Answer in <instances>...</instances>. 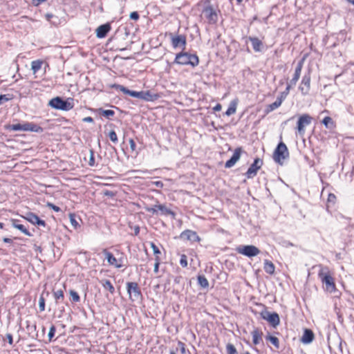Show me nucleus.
Listing matches in <instances>:
<instances>
[{"label": "nucleus", "instance_id": "nucleus-22", "mask_svg": "<svg viewBox=\"0 0 354 354\" xmlns=\"http://www.w3.org/2000/svg\"><path fill=\"white\" fill-rule=\"evenodd\" d=\"M24 124V131L41 132L42 129L38 125L32 123L26 122Z\"/></svg>", "mask_w": 354, "mask_h": 354}, {"label": "nucleus", "instance_id": "nucleus-30", "mask_svg": "<svg viewBox=\"0 0 354 354\" xmlns=\"http://www.w3.org/2000/svg\"><path fill=\"white\" fill-rule=\"evenodd\" d=\"M43 64V61L37 59L32 61L31 62V70L32 71L33 73H36L37 71H39L41 66Z\"/></svg>", "mask_w": 354, "mask_h": 354}, {"label": "nucleus", "instance_id": "nucleus-2", "mask_svg": "<svg viewBox=\"0 0 354 354\" xmlns=\"http://www.w3.org/2000/svg\"><path fill=\"white\" fill-rule=\"evenodd\" d=\"M318 276L322 282L325 285L326 290L330 292L335 290L334 279L329 274L327 267H322L319 271Z\"/></svg>", "mask_w": 354, "mask_h": 354}, {"label": "nucleus", "instance_id": "nucleus-41", "mask_svg": "<svg viewBox=\"0 0 354 354\" xmlns=\"http://www.w3.org/2000/svg\"><path fill=\"white\" fill-rule=\"evenodd\" d=\"M39 308L41 312L45 310V299L42 296H41L39 299Z\"/></svg>", "mask_w": 354, "mask_h": 354}, {"label": "nucleus", "instance_id": "nucleus-45", "mask_svg": "<svg viewBox=\"0 0 354 354\" xmlns=\"http://www.w3.org/2000/svg\"><path fill=\"white\" fill-rule=\"evenodd\" d=\"M160 261V259L159 257H156V258H155V263H154V268H153V272L155 273H158V272Z\"/></svg>", "mask_w": 354, "mask_h": 354}, {"label": "nucleus", "instance_id": "nucleus-38", "mask_svg": "<svg viewBox=\"0 0 354 354\" xmlns=\"http://www.w3.org/2000/svg\"><path fill=\"white\" fill-rule=\"evenodd\" d=\"M304 59H302L301 60H300L297 63V66L295 68V73H297L301 74V70H302V68H303V65H304Z\"/></svg>", "mask_w": 354, "mask_h": 354}, {"label": "nucleus", "instance_id": "nucleus-10", "mask_svg": "<svg viewBox=\"0 0 354 354\" xmlns=\"http://www.w3.org/2000/svg\"><path fill=\"white\" fill-rule=\"evenodd\" d=\"M263 319L268 321L273 327H277L280 323L279 316L277 313L263 311L261 313Z\"/></svg>", "mask_w": 354, "mask_h": 354}, {"label": "nucleus", "instance_id": "nucleus-5", "mask_svg": "<svg viewBox=\"0 0 354 354\" xmlns=\"http://www.w3.org/2000/svg\"><path fill=\"white\" fill-rule=\"evenodd\" d=\"M236 250L239 254L250 258L257 256L260 253L259 249L252 245H240Z\"/></svg>", "mask_w": 354, "mask_h": 354}, {"label": "nucleus", "instance_id": "nucleus-14", "mask_svg": "<svg viewBox=\"0 0 354 354\" xmlns=\"http://www.w3.org/2000/svg\"><path fill=\"white\" fill-rule=\"evenodd\" d=\"M310 88V74H306L302 77L301 84L299 89L301 91L302 95H306L308 94Z\"/></svg>", "mask_w": 354, "mask_h": 354}, {"label": "nucleus", "instance_id": "nucleus-11", "mask_svg": "<svg viewBox=\"0 0 354 354\" xmlns=\"http://www.w3.org/2000/svg\"><path fill=\"white\" fill-rule=\"evenodd\" d=\"M263 161L260 158H256L254 162L248 168L245 175L248 178H252L257 174V171L261 167Z\"/></svg>", "mask_w": 354, "mask_h": 354}, {"label": "nucleus", "instance_id": "nucleus-9", "mask_svg": "<svg viewBox=\"0 0 354 354\" xmlns=\"http://www.w3.org/2000/svg\"><path fill=\"white\" fill-rule=\"evenodd\" d=\"M204 18L210 24H214L218 20V15L216 11L212 6H207L203 10Z\"/></svg>", "mask_w": 354, "mask_h": 354}, {"label": "nucleus", "instance_id": "nucleus-31", "mask_svg": "<svg viewBox=\"0 0 354 354\" xmlns=\"http://www.w3.org/2000/svg\"><path fill=\"white\" fill-rule=\"evenodd\" d=\"M266 339L268 341H270L276 348H279V339L277 337L272 336V335H268L266 336Z\"/></svg>", "mask_w": 354, "mask_h": 354}, {"label": "nucleus", "instance_id": "nucleus-4", "mask_svg": "<svg viewBox=\"0 0 354 354\" xmlns=\"http://www.w3.org/2000/svg\"><path fill=\"white\" fill-rule=\"evenodd\" d=\"M51 107L62 111H68L73 109V103L72 100H63L61 97H57L50 100L48 104Z\"/></svg>", "mask_w": 354, "mask_h": 354}, {"label": "nucleus", "instance_id": "nucleus-1", "mask_svg": "<svg viewBox=\"0 0 354 354\" xmlns=\"http://www.w3.org/2000/svg\"><path fill=\"white\" fill-rule=\"evenodd\" d=\"M174 63L179 65H191L194 67L199 63L197 55L188 53H179L176 54Z\"/></svg>", "mask_w": 354, "mask_h": 354}, {"label": "nucleus", "instance_id": "nucleus-55", "mask_svg": "<svg viewBox=\"0 0 354 354\" xmlns=\"http://www.w3.org/2000/svg\"><path fill=\"white\" fill-rule=\"evenodd\" d=\"M129 145H130V148H131V151H135L136 145L133 139L129 140Z\"/></svg>", "mask_w": 354, "mask_h": 354}, {"label": "nucleus", "instance_id": "nucleus-47", "mask_svg": "<svg viewBox=\"0 0 354 354\" xmlns=\"http://www.w3.org/2000/svg\"><path fill=\"white\" fill-rule=\"evenodd\" d=\"M146 210L153 214H157L158 213V209L157 208L156 205L151 207H147Z\"/></svg>", "mask_w": 354, "mask_h": 354}, {"label": "nucleus", "instance_id": "nucleus-12", "mask_svg": "<svg viewBox=\"0 0 354 354\" xmlns=\"http://www.w3.org/2000/svg\"><path fill=\"white\" fill-rule=\"evenodd\" d=\"M312 118L307 115L304 114L299 117L297 122V130L300 134H304L305 132V127L310 124Z\"/></svg>", "mask_w": 354, "mask_h": 354}, {"label": "nucleus", "instance_id": "nucleus-64", "mask_svg": "<svg viewBox=\"0 0 354 354\" xmlns=\"http://www.w3.org/2000/svg\"><path fill=\"white\" fill-rule=\"evenodd\" d=\"M139 232V227L135 229V234H137Z\"/></svg>", "mask_w": 354, "mask_h": 354}, {"label": "nucleus", "instance_id": "nucleus-39", "mask_svg": "<svg viewBox=\"0 0 354 354\" xmlns=\"http://www.w3.org/2000/svg\"><path fill=\"white\" fill-rule=\"evenodd\" d=\"M109 137L113 142L116 143L118 142V136L114 131H111L109 132Z\"/></svg>", "mask_w": 354, "mask_h": 354}, {"label": "nucleus", "instance_id": "nucleus-15", "mask_svg": "<svg viewBox=\"0 0 354 354\" xmlns=\"http://www.w3.org/2000/svg\"><path fill=\"white\" fill-rule=\"evenodd\" d=\"M241 153H242L241 148V147L236 148L234 150L231 158L225 162V167L226 168H230V167H233L236 163V162L240 159Z\"/></svg>", "mask_w": 354, "mask_h": 354}, {"label": "nucleus", "instance_id": "nucleus-34", "mask_svg": "<svg viewBox=\"0 0 354 354\" xmlns=\"http://www.w3.org/2000/svg\"><path fill=\"white\" fill-rule=\"evenodd\" d=\"M53 295L57 302H58L59 299H64V292L62 290H57L56 291H54Z\"/></svg>", "mask_w": 354, "mask_h": 354}, {"label": "nucleus", "instance_id": "nucleus-46", "mask_svg": "<svg viewBox=\"0 0 354 354\" xmlns=\"http://www.w3.org/2000/svg\"><path fill=\"white\" fill-rule=\"evenodd\" d=\"M115 112L113 110H102V115L108 118L109 117L113 116Z\"/></svg>", "mask_w": 354, "mask_h": 354}, {"label": "nucleus", "instance_id": "nucleus-33", "mask_svg": "<svg viewBox=\"0 0 354 354\" xmlns=\"http://www.w3.org/2000/svg\"><path fill=\"white\" fill-rule=\"evenodd\" d=\"M8 129L14 131H24V124H14L8 127Z\"/></svg>", "mask_w": 354, "mask_h": 354}, {"label": "nucleus", "instance_id": "nucleus-54", "mask_svg": "<svg viewBox=\"0 0 354 354\" xmlns=\"http://www.w3.org/2000/svg\"><path fill=\"white\" fill-rule=\"evenodd\" d=\"M288 95V94H287L286 92L283 91L281 93L280 95L277 97V99H281L282 102L286 98Z\"/></svg>", "mask_w": 354, "mask_h": 354}, {"label": "nucleus", "instance_id": "nucleus-57", "mask_svg": "<svg viewBox=\"0 0 354 354\" xmlns=\"http://www.w3.org/2000/svg\"><path fill=\"white\" fill-rule=\"evenodd\" d=\"M292 86H295V85H294V84H292L289 82L288 83L287 86H286V89H285V91H285V92H286V93H287V94H288V93H289V92H290V90L291 87H292Z\"/></svg>", "mask_w": 354, "mask_h": 354}, {"label": "nucleus", "instance_id": "nucleus-43", "mask_svg": "<svg viewBox=\"0 0 354 354\" xmlns=\"http://www.w3.org/2000/svg\"><path fill=\"white\" fill-rule=\"evenodd\" d=\"M151 248L153 250V254L156 255V257H158V255L160 254L161 252H160L159 248L156 245V244L153 243H151Z\"/></svg>", "mask_w": 354, "mask_h": 354}, {"label": "nucleus", "instance_id": "nucleus-24", "mask_svg": "<svg viewBox=\"0 0 354 354\" xmlns=\"http://www.w3.org/2000/svg\"><path fill=\"white\" fill-rule=\"evenodd\" d=\"M262 332H261L258 328H255L252 332V342L254 345H257L259 344L261 340Z\"/></svg>", "mask_w": 354, "mask_h": 354}, {"label": "nucleus", "instance_id": "nucleus-20", "mask_svg": "<svg viewBox=\"0 0 354 354\" xmlns=\"http://www.w3.org/2000/svg\"><path fill=\"white\" fill-rule=\"evenodd\" d=\"M248 39L251 41L253 50L255 52L261 51L263 43L260 39H259L257 37H250L248 38Z\"/></svg>", "mask_w": 354, "mask_h": 354}, {"label": "nucleus", "instance_id": "nucleus-50", "mask_svg": "<svg viewBox=\"0 0 354 354\" xmlns=\"http://www.w3.org/2000/svg\"><path fill=\"white\" fill-rule=\"evenodd\" d=\"M130 19L137 21L139 19V15L137 12H132L130 14Z\"/></svg>", "mask_w": 354, "mask_h": 354}, {"label": "nucleus", "instance_id": "nucleus-60", "mask_svg": "<svg viewBox=\"0 0 354 354\" xmlns=\"http://www.w3.org/2000/svg\"><path fill=\"white\" fill-rule=\"evenodd\" d=\"M222 109V106L221 104H217L214 108V111H220Z\"/></svg>", "mask_w": 354, "mask_h": 354}, {"label": "nucleus", "instance_id": "nucleus-26", "mask_svg": "<svg viewBox=\"0 0 354 354\" xmlns=\"http://www.w3.org/2000/svg\"><path fill=\"white\" fill-rule=\"evenodd\" d=\"M263 269L267 273L272 274L274 272L275 267L270 261L266 259L264 261Z\"/></svg>", "mask_w": 354, "mask_h": 354}, {"label": "nucleus", "instance_id": "nucleus-51", "mask_svg": "<svg viewBox=\"0 0 354 354\" xmlns=\"http://www.w3.org/2000/svg\"><path fill=\"white\" fill-rule=\"evenodd\" d=\"M88 164L90 166H94V164H95L94 154H93V151H91V156H90Z\"/></svg>", "mask_w": 354, "mask_h": 354}, {"label": "nucleus", "instance_id": "nucleus-58", "mask_svg": "<svg viewBox=\"0 0 354 354\" xmlns=\"http://www.w3.org/2000/svg\"><path fill=\"white\" fill-rule=\"evenodd\" d=\"M82 120L85 122H93V119L90 116L84 118Z\"/></svg>", "mask_w": 354, "mask_h": 354}, {"label": "nucleus", "instance_id": "nucleus-35", "mask_svg": "<svg viewBox=\"0 0 354 354\" xmlns=\"http://www.w3.org/2000/svg\"><path fill=\"white\" fill-rule=\"evenodd\" d=\"M322 123L326 127V128H330V124L333 125V120L329 116H326L325 117L323 120H322Z\"/></svg>", "mask_w": 354, "mask_h": 354}, {"label": "nucleus", "instance_id": "nucleus-8", "mask_svg": "<svg viewBox=\"0 0 354 354\" xmlns=\"http://www.w3.org/2000/svg\"><path fill=\"white\" fill-rule=\"evenodd\" d=\"M112 88H114L117 90L122 91L123 93L129 95L133 97H136L143 100L144 96V91H134L128 89L122 85L113 84L111 86Z\"/></svg>", "mask_w": 354, "mask_h": 354}, {"label": "nucleus", "instance_id": "nucleus-18", "mask_svg": "<svg viewBox=\"0 0 354 354\" xmlns=\"http://www.w3.org/2000/svg\"><path fill=\"white\" fill-rule=\"evenodd\" d=\"M111 30V26L109 24L100 26L96 29V36L98 38H104Z\"/></svg>", "mask_w": 354, "mask_h": 354}, {"label": "nucleus", "instance_id": "nucleus-32", "mask_svg": "<svg viewBox=\"0 0 354 354\" xmlns=\"http://www.w3.org/2000/svg\"><path fill=\"white\" fill-rule=\"evenodd\" d=\"M198 284L203 288H207L209 286V282L207 279L204 276H198Z\"/></svg>", "mask_w": 354, "mask_h": 354}, {"label": "nucleus", "instance_id": "nucleus-16", "mask_svg": "<svg viewBox=\"0 0 354 354\" xmlns=\"http://www.w3.org/2000/svg\"><path fill=\"white\" fill-rule=\"evenodd\" d=\"M30 223L37 225L39 226H45L46 223L44 220H41L38 216L35 214L34 213L29 212L26 214V216L24 217Z\"/></svg>", "mask_w": 354, "mask_h": 354}, {"label": "nucleus", "instance_id": "nucleus-36", "mask_svg": "<svg viewBox=\"0 0 354 354\" xmlns=\"http://www.w3.org/2000/svg\"><path fill=\"white\" fill-rule=\"evenodd\" d=\"M70 295L71 297V299H72L73 301H74V302H79L80 301V297L79 295L77 294V292H75V290H70Z\"/></svg>", "mask_w": 354, "mask_h": 354}, {"label": "nucleus", "instance_id": "nucleus-17", "mask_svg": "<svg viewBox=\"0 0 354 354\" xmlns=\"http://www.w3.org/2000/svg\"><path fill=\"white\" fill-rule=\"evenodd\" d=\"M180 237L182 239H185L189 240L192 241H200V238L197 235L196 232L192 231V230H185L184 232H183L180 234Z\"/></svg>", "mask_w": 354, "mask_h": 354}, {"label": "nucleus", "instance_id": "nucleus-63", "mask_svg": "<svg viewBox=\"0 0 354 354\" xmlns=\"http://www.w3.org/2000/svg\"><path fill=\"white\" fill-rule=\"evenodd\" d=\"M52 17H53V15H51V14H47L46 15V17L48 18V19H49Z\"/></svg>", "mask_w": 354, "mask_h": 354}, {"label": "nucleus", "instance_id": "nucleus-53", "mask_svg": "<svg viewBox=\"0 0 354 354\" xmlns=\"http://www.w3.org/2000/svg\"><path fill=\"white\" fill-rule=\"evenodd\" d=\"M178 345L180 349L181 353L183 354L185 353V344L181 342H178Z\"/></svg>", "mask_w": 354, "mask_h": 354}, {"label": "nucleus", "instance_id": "nucleus-44", "mask_svg": "<svg viewBox=\"0 0 354 354\" xmlns=\"http://www.w3.org/2000/svg\"><path fill=\"white\" fill-rule=\"evenodd\" d=\"M55 330H56V328H55V326L52 325L51 327L50 328V330H49V332L48 334L50 341H51L52 338L55 336Z\"/></svg>", "mask_w": 354, "mask_h": 354}, {"label": "nucleus", "instance_id": "nucleus-28", "mask_svg": "<svg viewBox=\"0 0 354 354\" xmlns=\"http://www.w3.org/2000/svg\"><path fill=\"white\" fill-rule=\"evenodd\" d=\"M100 283L105 290H109L111 294L115 292V288L109 280L102 279L100 281Z\"/></svg>", "mask_w": 354, "mask_h": 354}, {"label": "nucleus", "instance_id": "nucleus-56", "mask_svg": "<svg viewBox=\"0 0 354 354\" xmlns=\"http://www.w3.org/2000/svg\"><path fill=\"white\" fill-rule=\"evenodd\" d=\"M6 338L8 339V343L10 345H12L13 343L12 335L10 333H8V334H6Z\"/></svg>", "mask_w": 354, "mask_h": 354}, {"label": "nucleus", "instance_id": "nucleus-40", "mask_svg": "<svg viewBox=\"0 0 354 354\" xmlns=\"http://www.w3.org/2000/svg\"><path fill=\"white\" fill-rule=\"evenodd\" d=\"M180 264L183 268H185L187 266V256L185 254H182L180 256Z\"/></svg>", "mask_w": 354, "mask_h": 354}, {"label": "nucleus", "instance_id": "nucleus-52", "mask_svg": "<svg viewBox=\"0 0 354 354\" xmlns=\"http://www.w3.org/2000/svg\"><path fill=\"white\" fill-rule=\"evenodd\" d=\"M10 100V98L7 96V95H0V104L3 103V102H7Z\"/></svg>", "mask_w": 354, "mask_h": 354}, {"label": "nucleus", "instance_id": "nucleus-25", "mask_svg": "<svg viewBox=\"0 0 354 354\" xmlns=\"http://www.w3.org/2000/svg\"><path fill=\"white\" fill-rule=\"evenodd\" d=\"M12 226L15 228L18 229L22 233H24V234H26V235H27L28 236H32V234L24 227V225H23L21 224H19L17 223V221H16V220H13L12 221Z\"/></svg>", "mask_w": 354, "mask_h": 354}, {"label": "nucleus", "instance_id": "nucleus-42", "mask_svg": "<svg viewBox=\"0 0 354 354\" xmlns=\"http://www.w3.org/2000/svg\"><path fill=\"white\" fill-rule=\"evenodd\" d=\"M300 75H301V74L297 73H295L294 75H293V77L290 80V82L292 84H294L295 86L297 82V81L299 80V79L300 77Z\"/></svg>", "mask_w": 354, "mask_h": 354}, {"label": "nucleus", "instance_id": "nucleus-62", "mask_svg": "<svg viewBox=\"0 0 354 354\" xmlns=\"http://www.w3.org/2000/svg\"><path fill=\"white\" fill-rule=\"evenodd\" d=\"M3 242L8 243H12V239H10L9 238H3Z\"/></svg>", "mask_w": 354, "mask_h": 354}, {"label": "nucleus", "instance_id": "nucleus-48", "mask_svg": "<svg viewBox=\"0 0 354 354\" xmlns=\"http://www.w3.org/2000/svg\"><path fill=\"white\" fill-rule=\"evenodd\" d=\"M47 206H48V207L51 208L52 209H53V210H54L55 212H60V211H61V209H60L59 207L56 206L55 205H54V204H53V203H48L47 204Z\"/></svg>", "mask_w": 354, "mask_h": 354}, {"label": "nucleus", "instance_id": "nucleus-29", "mask_svg": "<svg viewBox=\"0 0 354 354\" xmlns=\"http://www.w3.org/2000/svg\"><path fill=\"white\" fill-rule=\"evenodd\" d=\"M281 99H277L272 104H269L267 107H266V112L267 113H270V112H272L274 110L277 109V108H279L281 104Z\"/></svg>", "mask_w": 354, "mask_h": 354}, {"label": "nucleus", "instance_id": "nucleus-49", "mask_svg": "<svg viewBox=\"0 0 354 354\" xmlns=\"http://www.w3.org/2000/svg\"><path fill=\"white\" fill-rule=\"evenodd\" d=\"M70 221H71V225L73 227H77V226L78 225V223L75 220L74 215H72V214L70 215Z\"/></svg>", "mask_w": 354, "mask_h": 354}, {"label": "nucleus", "instance_id": "nucleus-59", "mask_svg": "<svg viewBox=\"0 0 354 354\" xmlns=\"http://www.w3.org/2000/svg\"><path fill=\"white\" fill-rule=\"evenodd\" d=\"M153 184L155 185L157 187L161 188L163 187V183L161 181L153 182Z\"/></svg>", "mask_w": 354, "mask_h": 354}, {"label": "nucleus", "instance_id": "nucleus-27", "mask_svg": "<svg viewBox=\"0 0 354 354\" xmlns=\"http://www.w3.org/2000/svg\"><path fill=\"white\" fill-rule=\"evenodd\" d=\"M158 211L160 212L162 215H171L172 217L175 216V213L170 209H168L165 205H156Z\"/></svg>", "mask_w": 354, "mask_h": 354}, {"label": "nucleus", "instance_id": "nucleus-23", "mask_svg": "<svg viewBox=\"0 0 354 354\" xmlns=\"http://www.w3.org/2000/svg\"><path fill=\"white\" fill-rule=\"evenodd\" d=\"M238 104V100L235 99L232 101H231L230 106L227 111H225V114L227 116H230L236 113V107Z\"/></svg>", "mask_w": 354, "mask_h": 354}, {"label": "nucleus", "instance_id": "nucleus-21", "mask_svg": "<svg viewBox=\"0 0 354 354\" xmlns=\"http://www.w3.org/2000/svg\"><path fill=\"white\" fill-rule=\"evenodd\" d=\"M160 95L158 93H154L150 91H144L143 100L147 102H153L158 100Z\"/></svg>", "mask_w": 354, "mask_h": 354}, {"label": "nucleus", "instance_id": "nucleus-13", "mask_svg": "<svg viewBox=\"0 0 354 354\" xmlns=\"http://www.w3.org/2000/svg\"><path fill=\"white\" fill-rule=\"evenodd\" d=\"M171 35V45L173 48H182L183 50L185 48L186 46V37L185 35H178L174 36L172 34Z\"/></svg>", "mask_w": 354, "mask_h": 354}, {"label": "nucleus", "instance_id": "nucleus-7", "mask_svg": "<svg viewBox=\"0 0 354 354\" xmlns=\"http://www.w3.org/2000/svg\"><path fill=\"white\" fill-rule=\"evenodd\" d=\"M102 252L109 265L113 266L116 268H120L124 266V259L122 258L116 259L113 254L109 252L106 249H104Z\"/></svg>", "mask_w": 354, "mask_h": 354}, {"label": "nucleus", "instance_id": "nucleus-19", "mask_svg": "<svg viewBox=\"0 0 354 354\" xmlns=\"http://www.w3.org/2000/svg\"><path fill=\"white\" fill-rule=\"evenodd\" d=\"M314 339V334L313 331L310 329H306L304 330V335L301 337V342L304 344H308L311 343Z\"/></svg>", "mask_w": 354, "mask_h": 354}, {"label": "nucleus", "instance_id": "nucleus-37", "mask_svg": "<svg viewBox=\"0 0 354 354\" xmlns=\"http://www.w3.org/2000/svg\"><path fill=\"white\" fill-rule=\"evenodd\" d=\"M226 349L228 354H238L237 351L233 344H228L226 346Z\"/></svg>", "mask_w": 354, "mask_h": 354}, {"label": "nucleus", "instance_id": "nucleus-3", "mask_svg": "<svg viewBox=\"0 0 354 354\" xmlns=\"http://www.w3.org/2000/svg\"><path fill=\"white\" fill-rule=\"evenodd\" d=\"M288 157L289 152L286 145L283 142H279L273 153L274 160L281 165L284 160Z\"/></svg>", "mask_w": 354, "mask_h": 354}, {"label": "nucleus", "instance_id": "nucleus-6", "mask_svg": "<svg viewBox=\"0 0 354 354\" xmlns=\"http://www.w3.org/2000/svg\"><path fill=\"white\" fill-rule=\"evenodd\" d=\"M127 292L132 301H136L141 298L142 293L139 289L138 285L136 282H128L127 283Z\"/></svg>", "mask_w": 354, "mask_h": 354}, {"label": "nucleus", "instance_id": "nucleus-61", "mask_svg": "<svg viewBox=\"0 0 354 354\" xmlns=\"http://www.w3.org/2000/svg\"><path fill=\"white\" fill-rule=\"evenodd\" d=\"M46 0H32L33 1V3L35 5V6H39V4H41V3L46 1Z\"/></svg>", "mask_w": 354, "mask_h": 354}]
</instances>
